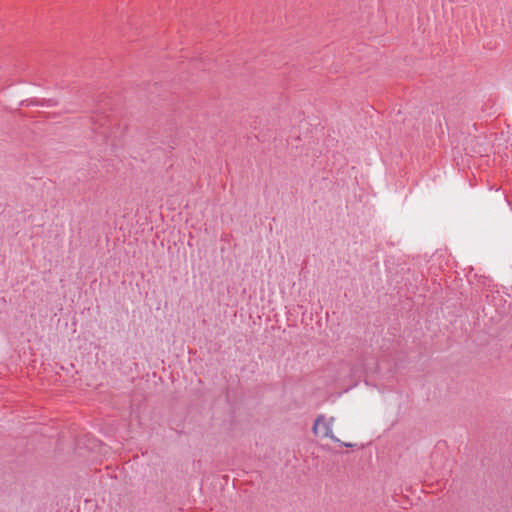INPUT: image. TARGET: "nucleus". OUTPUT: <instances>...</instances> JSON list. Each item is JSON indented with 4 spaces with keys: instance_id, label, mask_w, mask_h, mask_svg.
Returning a JSON list of instances; mask_svg holds the SVG:
<instances>
[{
    "instance_id": "nucleus-1",
    "label": "nucleus",
    "mask_w": 512,
    "mask_h": 512,
    "mask_svg": "<svg viewBox=\"0 0 512 512\" xmlns=\"http://www.w3.org/2000/svg\"><path fill=\"white\" fill-rule=\"evenodd\" d=\"M336 418L326 414H319L314 421L312 432L316 437L329 439L333 442H340L334 433Z\"/></svg>"
},
{
    "instance_id": "nucleus-2",
    "label": "nucleus",
    "mask_w": 512,
    "mask_h": 512,
    "mask_svg": "<svg viewBox=\"0 0 512 512\" xmlns=\"http://www.w3.org/2000/svg\"><path fill=\"white\" fill-rule=\"evenodd\" d=\"M343 445H344L345 447H352V444H350V443H343Z\"/></svg>"
}]
</instances>
